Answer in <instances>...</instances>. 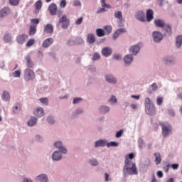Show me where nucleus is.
<instances>
[{
  "mask_svg": "<svg viewBox=\"0 0 182 182\" xmlns=\"http://www.w3.org/2000/svg\"><path fill=\"white\" fill-rule=\"evenodd\" d=\"M53 147L57 149L51 154L53 161H61V160H63V154H68V148H66L63 141L60 140L55 141L53 144Z\"/></svg>",
  "mask_w": 182,
  "mask_h": 182,
  "instance_id": "obj_1",
  "label": "nucleus"
},
{
  "mask_svg": "<svg viewBox=\"0 0 182 182\" xmlns=\"http://www.w3.org/2000/svg\"><path fill=\"white\" fill-rule=\"evenodd\" d=\"M144 106L146 114H149V116H153V114H154L156 112V107L154 106V104L151 102L150 98H145Z\"/></svg>",
  "mask_w": 182,
  "mask_h": 182,
  "instance_id": "obj_2",
  "label": "nucleus"
},
{
  "mask_svg": "<svg viewBox=\"0 0 182 182\" xmlns=\"http://www.w3.org/2000/svg\"><path fill=\"white\" fill-rule=\"evenodd\" d=\"M159 126L162 129V136L168 137L173 133V127L168 122H160Z\"/></svg>",
  "mask_w": 182,
  "mask_h": 182,
  "instance_id": "obj_3",
  "label": "nucleus"
},
{
  "mask_svg": "<svg viewBox=\"0 0 182 182\" xmlns=\"http://www.w3.org/2000/svg\"><path fill=\"white\" fill-rule=\"evenodd\" d=\"M36 75L35 71L31 68H26L23 71V79L24 81L28 83L35 80Z\"/></svg>",
  "mask_w": 182,
  "mask_h": 182,
  "instance_id": "obj_4",
  "label": "nucleus"
},
{
  "mask_svg": "<svg viewBox=\"0 0 182 182\" xmlns=\"http://www.w3.org/2000/svg\"><path fill=\"white\" fill-rule=\"evenodd\" d=\"M124 177H129V176H137L139 171H137V166H132L131 168H127L122 170Z\"/></svg>",
  "mask_w": 182,
  "mask_h": 182,
  "instance_id": "obj_5",
  "label": "nucleus"
},
{
  "mask_svg": "<svg viewBox=\"0 0 182 182\" xmlns=\"http://www.w3.org/2000/svg\"><path fill=\"white\" fill-rule=\"evenodd\" d=\"M164 38V35L161 33V32L159 31L152 32V39L154 43H161V41H163Z\"/></svg>",
  "mask_w": 182,
  "mask_h": 182,
  "instance_id": "obj_6",
  "label": "nucleus"
},
{
  "mask_svg": "<svg viewBox=\"0 0 182 182\" xmlns=\"http://www.w3.org/2000/svg\"><path fill=\"white\" fill-rule=\"evenodd\" d=\"M105 79L107 83H109L110 85H117V77H116L113 74H105Z\"/></svg>",
  "mask_w": 182,
  "mask_h": 182,
  "instance_id": "obj_7",
  "label": "nucleus"
},
{
  "mask_svg": "<svg viewBox=\"0 0 182 182\" xmlns=\"http://www.w3.org/2000/svg\"><path fill=\"white\" fill-rule=\"evenodd\" d=\"M140 49H141L140 45L135 44L129 47V53L132 56H137V54L140 53Z\"/></svg>",
  "mask_w": 182,
  "mask_h": 182,
  "instance_id": "obj_8",
  "label": "nucleus"
},
{
  "mask_svg": "<svg viewBox=\"0 0 182 182\" xmlns=\"http://www.w3.org/2000/svg\"><path fill=\"white\" fill-rule=\"evenodd\" d=\"M133 55L132 54H127L124 56L123 60L124 63L125 68H129V66H132V63H133L134 60Z\"/></svg>",
  "mask_w": 182,
  "mask_h": 182,
  "instance_id": "obj_9",
  "label": "nucleus"
},
{
  "mask_svg": "<svg viewBox=\"0 0 182 182\" xmlns=\"http://www.w3.org/2000/svg\"><path fill=\"white\" fill-rule=\"evenodd\" d=\"M59 23H62L61 28L63 29H68L69 28V20L68 19V16L63 15L59 18Z\"/></svg>",
  "mask_w": 182,
  "mask_h": 182,
  "instance_id": "obj_10",
  "label": "nucleus"
},
{
  "mask_svg": "<svg viewBox=\"0 0 182 182\" xmlns=\"http://www.w3.org/2000/svg\"><path fill=\"white\" fill-rule=\"evenodd\" d=\"M33 114L38 119H41L45 116V109L43 107H38L36 108L33 112Z\"/></svg>",
  "mask_w": 182,
  "mask_h": 182,
  "instance_id": "obj_11",
  "label": "nucleus"
},
{
  "mask_svg": "<svg viewBox=\"0 0 182 182\" xmlns=\"http://www.w3.org/2000/svg\"><path fill=\"white\" fill-rule=\"evenodd\" d=\"M163 62L165 65H174L176 58L173 55H165L163 58Z\"/></svg>",
  "mask_w": 182,
  "mask_h": 182,
  "instance_id": "obj_12",
  "label": "nucleus"
},
{
  "mask_svg": "<svg viewBox=\"0 0 182 182\" xmlns=\"http://www.w3.org/2000/svg\"><path fill=\"white\" fill-rule=\"evenodd\" d=\"M36 182H48L49 181V177L46 173H41L36 176L35 178Z\"/></svg>",
  "mask_w": 182,
  "mask_h": 182,
  "instance_id": "obj_13",
  "label": "nucleus"
},
{
  "mask_svg": "<svg viewBox=\"0 0 182 182\" xmlns=\"http://www.w3.org/2000/svg\"><path fill=\"white\" fill-rule=\"evenodd\" d=\"M135 18L139 22H146V14H144V11H138L135 14Z\"/></svg>",
  "mask_w": 182,
  "mask_h": 182,
  "instance_id": "obj_14",
  "label": "nucleus"
},
{
  "mask_svg": "<svg viewBox=\"0 0 182 182\" xmlns=\"http://www.w3.org/2000/svg\"><path fill=\"white\" fill-rule=\"evenodd\" d=\"M24 59L26 60L27 69H32L33 68V66H35V63H33L32 58H31V55H29V54L26 55L24 57Z\"/></svg>",
  "mask_w": 182,
  "mask_h": 182,
  "instance_id": "obj_15",
  "label": "nucleus"
},
{
  "mask_svg": "<svg viewBox=\"0 0 182 182\" xmlns=\"http://www.w3.org/2000/svg\"><path fill=\"white\" fill-rule=\"evenodd\" d=\"M101 53L105 58H109L113 53V50L110 47H104L101 50Z\"/></svg>",
  "mask_w": 182,
  "mask_h": 182,
  "instance_id": "obj_16",
  "label": "nucleus"
},
{
  "mask_svg": "<svg viewBox=\"0 0 182 182\" xmlns=\"http://www.w3.org/2000/svg\"><path fill=\"white\" fill-rule=\"evenodd\" d=\"M11 14V9L9 7H4L0 10V19H4L6 18V16Z\"/></svg>",
  "mask_w": 182,
  "mask_h": 182,
  "instance_id": "obj_17",
  "label": "nucleus"
},
{
  "mask_svg": "<svg viewBox=\"0 0 182 182\" xmlns=\"http://www.w3.org/2000/svg\"><path fill=\"white\" fill-rule=\"evenodd\" d=\"M164 31V36H168L170 37L173 35V31L171 30V25L167 24L164 27L163 29Z\"/></svg>",
  "mask_w": 182,
  "mask_h": 182,
  "instance_id": "obj_18",
  "label": "nucleus"
},
{
  "mask_svg": "<svg viewBox=\"0 0 182 182\" xmlns=\"http://www.w3.org/2000/svg\"><path fill=\"white\" fill-rule=\"evenodd\" d=\"M11 109L13 114H18L21 112V110H22V105L21 103L16 102L14 105Z\"/></svg>",
  "mask_w": 182,
  "mask_h": 182,
  "instance_id": "obj_19",
  "label": "nucleus"
},
{
  "mask_svg": "<svg viewBox=\"0 0 182 182\" xmlns=\"http://www.w3.org/2000/svg\"><path fill=\"white\" fill-rule=\"evenodd\" d=\"M26 39H28V35L20 34L16 37V42L19 45H23V43H25V42H26Z\"/></svg>",
  "mask_w": 182,
  "mask_h": 182,
  "instance_id": "obj_20",
  "label": "nucleus"
},
{
  "mask_svg": "<svg viewBox=\"0 0 182 182\" xmlns=\"http://www.w3.org/2000/svg\"><path fill=\"white\" fill-rule=\"evenodd\" d=\"M84 112L85 110H83V109L81 107L75 109L71 114L72 119H76V117H79V116H80V114H82Z\"/></svg>",
  "mask_w": 182,
  "mask_h": 182,
  "instance_id": "obj_21",
  "label": "nucleus"
},
{
  "mask_svg": "<svg viewBox=\"0 0 182 182\" xmlns=\"http://www.w3.org/2000/svg\"><path fill=\"white\" fill-rule=\"evenodd\" d=\"M100 3H101V5L102 6V8L100 9L97 11V14H102L103 12H105L106 11V9L105 8H107V9H109L110 8V5L106 4V1L105 0H100Z\"/></svg>",
  "mask_w": 182,
  "mask_h": 182,
  "instance_id": "obj_22",
  "label": "nucleus"
},
{
  "mask_svg": "<svg viewBox=\"0 0 182 182\" xmlns=\"http://www.w3.org/2000/svg\"><path fill=\"white\" fill-rule=\"evenodd\" d=\"M48 11L50 14V15H56V12H58V6H56V4L52 3L48 6Z\"/></svg>",
  "mask_w": 182,
  "mask_h": 182,
  "instance_id": "obj_23",
  "label": "nucleus"
},
{
  "mask_svg": "<svg viewBox=\"0 0 182 182\" xmlns=\"http://www.w3.org/2000/svg\"><path fill=\"white\" fill-rule=\"evenodd\" d=\"M98 111L101 114H107L110 112V107L101 105L98 108Z\"/></svg>",
  "mask_w": 182,
  "mask_h": 182,
  "instance_id": "obj_24",
  "label": "nucleus"
},
{
  "mask_svg": "<svg viewBox=\"0 0 182 182\" xmlns=\"http://www.w3.org/2000/svg\"><path fill=\"white\" fill-rule=\"evenodd\" d=\"M136 166V163L132 161L129 158L126 157L123 169L129 168Z\"/></svg>",
  "mask_w": 182,
  "mask_h": 182,
  "instance_id": "obj_25",
  "label": "nucleus"
},
{
  "mask_svg": "<svg viewBox=\"0 0 182 182\" xmlns=\"http://www.w3.org/2000/svg\"><path fill=\"white\" fill-rule=\"evenodd\" d=\"M38 124V118L36 117H31L30 119L27 122L28 127H33Z\"/></svg>",
  "mask_w": 182,
  "mask_h": 182,
  "instance_id": "obj_26",
  "label": "nucleus"
},
{
  "mask_svg": "<svg viewBox=\"0 0 182 182\" xmlns=\"http://www.w3.org/2000/svg\"><path fill=\"white\" fill-rule=\"evenodd\" d=\"M154 23L156 28H164L166 26V22L163 19H156L154 21Z\"/></svg>",
  "mask_w": 182,
  "mask_h": 182,
  "instance_id": "obj_27",
  "label": "nucleus"
},
{
  "mask_svg": "<svg viewBox=\"0 0 182 182\" xmlns=\"http://www.w3.org/2000/svg\"><path fill=\"white\" fill-rule=\"evenodd\" d=\"M107 144V141L105 139H100L95 141V144L94 145V147H105Z\"/></svg>",
  "mask_w": 182,
  "mask_h": 182,
  "instance_id": "obj_28",
  "label": "nucleus"
},
{
  "mask_svg": "<svg viewBox=\"0 0 182 182\" xmlns=\"http://www.w3.org/2000/svg\"><path fill=\"white\" fill-rule=\"evenodd\" d=\"M87 42L89 45H93L96 42V36L93 33H89L87 36Z\"/></svg>",
  "mask_w": 182,
  "mask_h": 182,
  "instance_id": "obj_29",
  "label": "nucleus"
},
{
  "mask_svg": "<svg viewBox=\"0 0 182 182\" xmlns=\"http://www.w3.org/2000/svg\"><path fill=\"white\" fill-rule=\"evenodd\" d=\"M126 33V30L125 28H119V29H117L114 33H113V36H112V38L114 41H116V39H117V38L119 36H120V35H122V33Z\"/></svg>",
  "mask_w": 182,
  "mask_h": 182,
  "instance_id": "obj_30",
  "label": "nucleus"
},
{
  "mask_svg": "<svg viewBox=\"0 0 182 182\" xmlns=\"http://www.w3.org/2000/svg\"><path fill=\"white\" fill-rule=\"evenodd\" d=\"M154 11H153V10L151 9H148L146 11V21L147 22H151V21H153L154 18Z\"/></svg>",
  "mask_w": 182,
  "mask_h": 182,
  "instance_id": "obj_31",
  "label": "nucleus"
},
{
  "mask_svg": "<svg viewBox=\"0 0 182 182\" xmlns=\"http://www.w3.org/2000/svg\"><path fill=\"white\" fill-rule=\"evenodd\" d=\"M52 43H53V38H48L43 41V42L42 43V46H43V48H49V46H50V45H52Z\"/></svg>",
  "mask_w": 182,
  "mask_h": 182,
  "instance_id": "obj_32",
  "label": "nucleus"
},
{
  "mask_svg": "<svg viewBox=\"0 0 182 182\" xmlns=\"http://www.w3.org/2000/svg\"><path fill=\"white\" fill-rule=\"evenodd\" d=\"M3 41L4 43H12V36L9 33H5L3 36Z\"/></svg>",
  "mask_w": 182,
  "mask_h": 182,
  "instance_id": "obj_33",
  "label": "nucleus"
},
{
  "mask_svg": "<svg viewBox=\"0 0 182 182\" xmlns=\"http://www.w3.org/2000/svg\"><path fill=\"white\" fill-rule=\"evenodd\" d=\"M1 99L4 100V102H9L11 100V95H9V92L4 90L1 95Z\"/></svg>",
  "mask_w": 182,
  "mask_h": 182,
  "instance_id": "obj_34",
  "label": "nucleus"
},
{
  "mask_svg": "<svg viewBox=\"0 0 182 182\" xmlns=\"http://www.w3.org/2000/svg\"><path fill=\"white\" fill-rule=\"evenodd\" d=\"M114 16L117 19H119V26H120V23H122V22H123V14H122V11H115L114 14Z\"/></svg>",
  "mask_w": 182,
  "mask_h": 182,
  "instance_id": "obj_35",
  "label": "nucleus"
},
{
  "mask_svg": "<svg viewBox=\"0 0 182 182\" xmlns=\"http://www.w3.org/2000/svg\"><path fill=\"white\" fill-rule=\"evenodd\" d=\"M44 32L46 33H53V26L52 24H47L44 26Z\"/></svg>",
  "mask_w": 182,
  "mask_h": 182,
  "instance_id": "obj_36",
  "label": "nucleus"
},
{
  "mask_svg": "<svg viewBox=\"0 0 182 182\" xmlns=\"http://www.w3.org/2000/svg\"><path fill=\"white\" fill-rule=\"evenodd\" d=\"M154 156H155V163L156 165L160 164L161 163V155L159 152L154 153Z\"/></svg>",
  "mask_w": 182,
  "mask_h": 182,
  "instance_id": "obj_37",
  "label": "nucleus"
},
{
  "mask_svg": "<svg viewBox=\"0 0 182 182\" xmlns=\"http://www.w3.org/2000/svg\"><path fill=\"white\" fill-rule=\"evenodd\" d=\"M176 48H178V49H180V48H181V45H182V35L178 36L176 37Z\"/></svg>",
  "mask_w": 182,
  "mask_h": 182,
  "instance_id": "obj_38",
  "label": "nucleus"
},
{
  "mask_svg": "<svg viewBox=\"0 0 182 182\" xmlns=\"http://www.w3.org/2000/svg\"><path fill=\"white\" fill-rule=\"evenodd\" d=\"M46 121L48 124L53 125L55 124V117H53V115H49L47 117Z\"/></svg>",
  "mask_w": 182,
  "mask_h": 182,
  "instance_id": "obj_39",
  "label": "nucleus"
},
{
  "mask_svg": "<svg viewBox=\"0 0 182 182\" xmlns=\"http://www.w3.org/2000/svg\"><path fill=\"white\" fill-rule=\"evenodd\" d=\"M96 35H97V36H98V38H102V37L105 36V35H106V33H105V30H103L102 28H97L96 30Z\"/></svg>",
  "mask_w": 182,
  "mask_h": 182,
  "instance_id": "obj_40",
  "label": "nucleus"
},
{
  "mask_svg": "<svg viewBox=\"0 0 182 182\" xmlns=\"http://www.w3.org/2000/svg\"><path fill=\"white\" fill-rule=\"evenodd\" d=\"M104 29L105 35H110V33H112V31H113V28L112 27V26H106L104 27Z\"/></svg>",
  "mask_w": 182,
  "mask_h": 182,
  "instance_id": "obj_41",
  "label": "nucleus"
},
{
  "mask_svg": "<svg viewBox=\"0 0 182 182\" xmlns=\"http://www.w3.org/2000/svg\"><path fill=\"white\" fill-rule=\"evenodd\" d=\"M36 33V26H30L29 35L33 36Z\"/></svg>",
  "mask_w": 182,
  "mask_h": 182,
  "instance_id": "obj_42",
  "label": "nucleus"
},
{
  "mask_svg": "<svg viewBox=\"0 0 182 182\" xmlns=\"http://www.w3.org/2000/svg\"><path fill=\"white\" fill-rule=\"evenodd\" d=\"M89 164L92 166H99V161L96 159H91L89 160Z\"/></svg>",
  "mask_w": 182,
  "mask_h": 182,
  "instance_id": "obj_43",
  "label": "nucleus"
},
{
  "mask_svg": "<svg viewBox=\"0 0 182 182\" xmlns=\"http://www.w3.org/2000/svg\"><path fill=\"white\" fill-rule=\"evenodd\" d=\"M83 102V98L82 97H74L73 100V105H79V103Z\"/></svg>",
  "mask_w": 182,
  "mask_h": 182,
  "instance_id": "obj_44",
  "label": "nucleus"
},
{
  "mask_svg": "<svg viewBox=\"0 0 182 182\" xmlns=\"http://www.w3.org/2000/svg\"><path fill=\"white\" fill-rule=\"evenodd\" d=\"M118 146H119V143L116 141H111V142L107 141V147H118Z\"/></svg>",
  "mask_w": 182,
  "mask_h": 182,
  "instance_id": "obj_45",
  "label": "nucleus"
},
{
  "mask_svg": "<svg viewBox=\"0 0 182 182\" xmlns=\"http://www.w3.org/2000/svg\"><path fill=\"white\" fill-rule=\"evenodd\" d=\"M101 56H100V53H95L92 55V60L93 62H95V60H99V59H100Z\"/></svg>",
  "mask_w": 182,
  "mask_h": 182,
  "instance_id": "obj_46",
  "label": "nucleus"
},
{
  "mask_svg": "<svg viewBox=\"0 0 182 182\" xmlns=\"http://www.w3.org/2000/svg\"><path fill=\"white\" fill-rule=\"evenodd\" d=\"M35 8L37 11H39L42 8V1L38 0L35 3Z\"/></svg>",
  "mask_w": 182,
  "mask_h": 182,
  "instance_id": "obj_47",
  "label": "nucleus"
},
{
  "mask_svg": "<svg viewBox=\"0 0 182 182\" xmlns=\"http://www.w3.org/2000/svg\"><path fill=\"white\" fill-rule=\"evenodd\" d=\"M35 140L36 141H38V143H42V141H43V136L39 134H37L35 136Z\"/></svg>",
  "mask_w": 182,
  "mask_h": 182,
  "instance_id": "obj_48",
  "label": "nucleus"
},
{
  "mask_svg": "<svg viewBox=\"0 0 182 182\" xmlns=\"http://www.w3.org/2000/svg\"><path fill=\"white\" fill-rule=\"evenodd\" d=\"M143 144H144V141L141 138L138 139V147L139 149H143Z\"/></svg>",
  "mask_w": 182,
  "mask_h": 182,
  "instance_id": "obj_49",
  "label": "nucleus"
},
{
  "mask_svg": "<svg viewBox=\"0 0 182 182\" xmlns=\"http://www.w3.org/2000/svg\"><path fill=\"white\" fill-rule=\"evenodd\" d=\"M14 77H21V70H17L12 73Z\"/></svg>",
  "mask_w": 182,
  "mask_h": 182,
  "instance_id": "obj_50",
  "label": "nucleus"
},
{
  "mask_svg": "<svg viewBox=\"0 0 182 182\" xmlns=\"http://www.w3.org/2000/svg\"><path fill=\"white\" fill-rule=\"evenodd\" d=\"M122 55L119 53L114 54L113 55L114 60H122Z\"/></svg>",
  "mask_w": 182,
  "mask_h": 182,
  "instance_id": "obj_51",
  "label": "nucleus"
},
{
  "mask_svg": "<svg viewBox=\"0 0 182 182\" xmlns=\"http://www.w3.org/2000/svg\"><path fill=\"white\" fill-rule=\"evenodd\" d=\"M109 102L111 103V105H114L117 103V99L112 95L111 98L109 100Z\"/></svg>",
  "mask_w": 182,
  "mask_h": 182,
  "instance_id": "obj_52",
  "label": "nucleus"
},
{
  "mask_svg": "<svg viewBox=\"0 0 182 182\" xmlns=\"http://www.w3.org/2000/svg\"><path fill=\"white\" fill-rule=\"evenodd\" d=\"M122 136H123V129H120L119 131H117L115 134V137L117 139H120V137H122Z\"/></svg>",
  "mask_w": 182,
  "mask_h": 182,
  "instance_id": "obj_53",
  "label": "nucleus"
},
{
  "mask_svg": "<svg viewBox=\"0 0 182 182\" xmlns=\"http://www.w3.org/2000/svg\"><path fill=\"white\" fill-rule=\"evenodd\" d=\"M9 4L12 6H16L19 4V0H9Z\"/></svg>",
  "mask_w": 182,
  "mask_h": 182,
  "instance_id": "obj_54",
  "label": "nucleus"
},
{
  "mask_svg": "<svg viewBox=\"0 0 182 182\" xmlns=\"http://www.w3.org/2000/svg\"><path fill=\"white\" fill-rule=\"evenodd\" d=\"M73 6H82V2L80 0H74L73 1Z\"/></svg>",
  "mask_w": 182,
  "mask_h": 182,
  "instance_id": "obj_55",
  "label": "nucleus"
},
{
  "mask_svg": "<svg viewBox=\"0 0 182 182\" xmlns=\"http://www.w3.org/2000/svg\"><path fill=\"white\" fill-rule=\"evenodd\" d=\"M33 45H35V40L34 39H30L27 43H26V46L27 47H31L33 46Z\"/></svg>",
  "mask_w": 182,
  "mask_h": 182,
  "instance_id": "obj_56",
  "label": "nucleus"
},
{
  "mask_svg": "<svg viewBox=\"0 0 182 182\" xmlns=\"http://www.w3.org/2000/svg\"><path fill=\"white\" fill-rule=\"evenodd\" d=\"M157 106H161L163 105V97H159L156 100Z\"/></svg>",
  "mask_w": 182,
  "mask_h": 182,
  "instance_id": "obj_57",
  "label": "nucleus"
},
{
  "mask_svg": "<svg viewBox=\"0 0 182 182\" xmlns=\"http://www.w3.org/2000/svg\"><path fill=\"white\" fill-rule=\"evenodd\" d=\"M39 101L41 103H43V105H46V106H48V98H40Z\"/></svg>",
  "mask_w": 182,
  "mask_h": 182,
  "instance_id": "obj_58",
  "label": "nucleus"
},
{
  "mask_svg": "<svg viewBox=\"0 0 182 182\" xmlns=\"http://www.w3.org/2000/svg\"><path fill=\"white\" fill-rule=\"evenodd\" d=\"M150 164H151L150 159H146L144 160V167L148 168V167H149Z\"/></svg>",
  "mask_w": 182,
  "mask_h": 182,
  "instance_id": "obj_59",
  "label": "nucleus"
},
{
  "mask_svg": "<svg viewBox=\"0 0 182 182\" xmlns=\"http://www.w3.org/2000/svg\"><path fill=\"white\" fill-rule=\"evenodd\" d=\"M151 87L153 90V92H156V90H157V89H159V86H157V83L154 82L151 85Z\"/></svg>",
  "mask_w": 182,
  "mask_h": 182,
  "instance_id": "obj_60",
  "label": "nucleus"
},
{
  "mask_svg": "<svg viewBox=\"0 0 182 182\" xmlns=\"http://www.w3.org/2000/svg\"><path fill=\"white\" fill-rule=\"evenodd\" d=\"M31 23H33V25H38L39 24L40 20L39 18H32L31 20Z\"/></svg>",
  "mask_w": 182,
  "mask_h": 182,
  "instance_id": "obj_61",
  "label": "nucleus"
},
{
  "mask_svg": "<svg viewBox=\"0 0 182 182\" xmlns=\"http://www.w3.org/2000/svg\"><path fill=\"white\" fill-rule=\"evenodd\" d=\"M168 114L172 117H174V116H176V112H174V109H168Z\"/></svg>",
  "mask_w": 182,
  "mask_h": 182,
  "instance_id": "obj_62",
  "label": "nucleus"
},
{
  "mask_svg": "<svg viewBox=\"0 0 182 182\" xmlns=\"http://www.w3.org/2000/svg\"><path fill=\"white\" fill-rule=\"evenodd\" d=\"M60 8H65L66 6V0H62L60 4Z\"/></svg>",
  "mask_w": 182,
  "mask_h": 182,
  "instance_id": "obj_63",
  "label": "nucleus"
},
{
  "mask_svg": "<svg viewBox=\"0 0 182 182\" xmlns=\"http://www.w3.org/2000/svg\"><path fill=\"white\" fill-rule=\"evenodd\" d=\"M82 22H83V17H81V18H78L77 20H76L75 23H76V25H80L82 23Z\"/></svg>",
  "mask_w": 182,
  "mask_h": 182,
  "instance_id": "obj_64",
  "label": "nucleus"
}]
</instances>
